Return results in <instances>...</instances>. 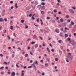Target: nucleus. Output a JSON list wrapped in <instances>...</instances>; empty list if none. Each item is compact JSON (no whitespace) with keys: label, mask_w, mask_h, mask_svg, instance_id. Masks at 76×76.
<instances>
[{"label":"nucleus","mask_w":76,"mask_h":76,"mask_svg":"<svg viewBox=\"0 0 76 76\" xmlns=\"http://www.w3.org/2000/svg\"><path fill=\"white\" fill-rule=\"evenodd\" d=\"M6 58L7 59H8V58H9V57L8 56H6Z\"/></svg>","instance_id":"60"},{"label":"nucleus","mask_w":76,"mask_h":76,"mask_svg":"<svg viewBox=\"0 0 76 76\" xmlns=\"http://www.w3.org/2000/svg\"><path fill=\"white\" fill-rule=\"evenodd\" d=\"M46 60L47 61H50V58L47 59Z\"/></svg>","instance_id":"57"},{"label":"nucleus","mask_w":76,"mask_h":76,"mask_svg":"<svg viewBox=\"0 0 76 76\" xmlns=\"http://www.w3.org/2000/svg\"><path fill=\"white\" fill-rule=\"evenodd\" d=\"M38 45L37 44H36L35 45H34V47L35 48H37V47H38Z\"/></svg>","instance_id":"14"},{"label":"nucleus","mask_w":76,"mask_h":76,"mask_svg":"<svg viewBox=\"0 0 76 76\" xmlns=\"http://www.w3.org/2000/svg\"><path fill=\"white\" fill-rule=\"evenodd\" d=\"M13 9V6H12L11 7V9Z\"/></svg>","instance_id":"62"},{"label":"nucleus","mask_w":76,"mask_h":76,"mask_svg":"<svg viewBox=\"0 0 76 76\" xmlns=\"http://www.w3.org/2000/svg\"><path fill=\"white\" fill-rule=\"evenodd\" d=\"M67 57L69 58V60L70 61H72L73 60V58L72 57V56H67Z\"/></svg>","instance_id":"2"},{"label":"nucleus","mask_w":76,"mask_h":76,"mask_svg":"<svg viewBox=\"0 0 76 76\" xmlns=\"http://www.w3.org/2000/svg\"><path fill=\"white\" fill-rule=\"evenodd\" d=\"M0 56L1 57H3V55L2 54H0Z\"/></svg>","instance_id":"58"},{"label":"nucleus","mask_w":76,"mask_h":76,"mask_svg":"<svg viewBox=\"0 0 76 76\" xmlns=\"http://www.w3.org/2000/svg\"><path fill=\"white\" fill-rule=\"evenodd\" d=\"M12 76H15V72H12L11 74Z\"/></svg>","instance_id":"6"},{"label":"nucleus","mask_w":76,"mask_h":76,"mask_svg":"<svg viewBox=\"0 0 76 76\" xmlns=\"http://www.w3.org/2000/svg\"><path fill=\"white\" fill-rule=\"evenodd\" d=\"M3 64H6V65H7V62H5L3 63Z\"/></svg>","instance_id":"30"},{"label":"nucleus","mask_w":76,"mask_h":76,"mask_svg":"<svg viewBox=\"0 0 76 76\" xmlns=\"http://www.w3.org/2000/svg\"><path fill=\"white\" fill-rule=\"evenodd\" d=\"M41 4L43 6H44V5H45V3H44V2H42Z\"/></svg>","instance_id":"16"},{"label":"nucleus","mask_w":76,"mask_h":76,"mask_svg":"<svg viewBox=\"0 0 76 76\" xmlns=\"http://www.w3.org/2000/svg\"><path fill=\"white\" fill-rule=\"evenodd\" d=\"M69 12H72V13H74V11L73 10H72L71 9H69Z\"/></svg>","instance_id":"4"},{"label":"nucleus","mask_w":76,"mask_h":76,"mask_svg":"<svg viewBox=\"0 0 76 76\" xmlns=\"http://www.w3.org/2000/svg\"><path fill=\"white\" fill-rule=\"evenodd\" d=\"M35 64L37 65H38V62H37V61H35Z\"/></svg>","instance_id":"36"},{"label":"nucleus","mask_w":76,"mask_h":76,"mask_svg":"<svg viewBox=\"0 0 76 76\" xmlns=\"http://www.w3.org/2000/svg\"><path fill=\"white\" fill-rule=\"evenodd\" d=\"M4 67L3 66H2L0 68V69H4Z\"/></svg>","instance_id":"47"},{"label":"nucleus","mask_w":76,"mask_h":76,"mask_svg":"<svg viewBox=\"0 0 76 76\" xmlns=\"http://www.w3.org/2000/svg\"><path fill=\"white\" fill-rule=\"evenodd\" d=\"M3 21V18H0V22H2Z\"/></svg>","instance_id":"34"},{"label":"nucleus","mask_w":76,"mask_h":76,"mask_svg":"<svg viewBox=\"0 0 76 76\" xmlns=\"http://www.w3.org/2000/svg\"><path fill=\"white\" fill-rule=\"evenodd\" d=\"M71 24L72 25H74V23L73 22H71Z\"/></svg>","instance_id":"31"},{"label":"nucleus","mask_w":76,"mask_h":76,"mask_svg":"<svg viewBox=\"0 0 76 76\" xmlns=\"http://www.w3.org/2000/svg\"><path fill=\"white\" fill-rule=\"evenodd\" d=\"M71 20H70V19H68L67 20V21L68 22H69H69H70Z\"/></svg>","instance_id":"27"},{"label":"nucleus","mask_w":76,"mask_h":76,"mask_svg":"<svg viewBox=\"0 0 76 76\" xmlns=\"http://www.w3.org/2000/svg\"><path fill=\"white\" fill-rule=\"evenodd\" d=\"M67 41H72V40L71 41L70 40V38H68Z\"/></svg>","instance_id":"15"},{"label":"nucleus","mask_w":76,"mask_h":76,"mask_svg":"<svg viewBox=\"0 0 76 76\" xmlns=\"http://www.w3.org/2000/svg\"><path fill=\"white\" fill-rule=\"evenodd\" d=\"M55 31L56 32H57V33H59V32H60L59 30H58V29L57 28L56 29Z\"/></svg>","instance_id":"8"},{"label":"nucleus","mask_w":76,"mask_h":76,"mask_svg":"<svg viewBox=\"0 0 76 76\" xmlns=\"http://www.w3.org/2000/svg\"><path fill=\"white\" fill-rule=\"evenodd\" d=\"M74 36H76V33H74Z\"/></svg>","instance_id":"61"},{"label":"nucleus","mask_w":76,"mask_h":76,"mask_svg":"<svg viewBox=\"0 0 76 76\" xmlns=\"http://www.w3.org/2000/svg\"><path fill=\"white\" fill-rule=\"evenodd\" d=\"M25 72V71H24V70H23L22 71V72H21V76H24V75H25V73H23V72Z\"/></svg>","instance_id":"5"},{"label":"nucleus","mask_w":76,"mask_h":76,"mask_svg":"<svg viewBox=\"0 0 76 76\" xmlns=\"http://www.w3.org/2000/svg\"><path fill=\"white\" fill-rule=\"evenodd\" d=\"M57 1L58 3H60V2H61V1H60V0H57Z\"/></svg>","instance_id":"55"},{"label":"nucleus","mask_w":76,"mask_h":76,"mask_svg":"<svg viewBox=\"0 0 76 76\" xmlns=\"http://www.w3.org/2000/svg\"><path fill=\"white\" fill-rule=\"evenodd\" d=\"M40 31L41 32H42V33H43V31H42V29L40 30Z\"/></svg>","instance_id":"45"},{"label":"nucleus","mask_w":76,"mask_h":76,"mask_svg":"<svg viewBox=\"0 0 76 76\" xmlns=\"http://www.w3.org/2000/svg\"><path fill=\"white\" fill-rule=\"evenodd\" d=\"M68 54L69 55H70V56H72V53H68Z\"/></svg>","instance_id":"35"},{"label":"nucleus","mask_w":76,"mask_h":76,"mask_svg":"<svg viewBox=\"0 0 76 76\" xmlns=\"http://www.w3.org/2000/svg\"><path fill=\"white\" fill-rule=\"evenodd\" d=\"M35 64H32L31 65L32 66H33V67L35 69V70H37V68H36V66H35Z\"/></svg>","instance_id":"3"},{"label":"nucleus","mask_w":76,"mask_h":76,"mask_svg":"<svg viewBox=\"0 0 76 76\" xmlns=\"http://www.w3.org/2000/svg\"><path fill=\"white\" fill-rule=\"evenodd\" d=\"M7 37L9 39H10V37H9V36H7Z\"/></svg>","instance_id":"43"},{"label":"nucleus","mask_w":76,"mask_h":76,"mask_svg":"<svg viewBox=\"0 0 76 76\" xmlns=\"http://www.w3.org/2000/svg\"><path fill=\"white\" fill-rule=\"evenodd\" d=\"M60 22L61 23H63V19L62 18H61L60 20Z\"/></svg>","instance_id":"13"},{"label":"nucleus","mask_w":76,"mask_h":76,"mask_svg":"<svg viewBox=\"0 0 76 76\" xmlns=\"http://www.w3.org/2000/svg\"><path fill=\"white\" fill-rule=\"evenodd\" d=\"M46 19L47 20H49V19H50V18L49 17H47L46 18Z\"/></svg>","instance_id":"23"},{"label":"nucleus","mask_w":76,"mask_h":76,"mask_svg":"<svg viewBox=\"0 0 76 76\" xmlns=\"http://www.w3.org/2000/svg\"><path fill=\"white\" fill-rule=\"evenodd\" d=\"M16 66L17 67H18V68H19V66H18V65L17 64H16Z\"/></svg>","instance_id":"41"},{"label":"nucleus","mask_w":76,"mask_h":76,"mask_svg":"<svg viewBox=\"0 0 76 76\" xmlns=\"http://www.w3.org/2000/svg\"><path fill=\"white\" fill-rule=\"evenodd\" d=\"M25 22V21L24 20H22L21 21V23H24V22Z\"/></svg>","instance_id":"19"},{"label":"nucleus","mask_w":76,"mask_h":76,"mask_svg":"<svg viewBox=\"0 0 76 76\" xmlns=\"http://www.w3.org/2000/svg\"><path fill=\"white\" fill-rule=\"evenodd\" d=\"M13 3V1H10V4H12V3Z\"/></svg>","instance_id":"54"},{"label":"nucleus","mask_w":76,"mask_h":76,"mask_svg":"<svg viewBox=\"0 0 76 76\" xmlns=\"http://www.w3.org/2000/svg\"><path fill=\"white\" fill-rule=\"evenodd\" d=\"M44 61V60L43 59H42L40 61L41 63H42V62H43Z\"/></svg>","instance_id":"53"},{"label":"nucleus","mask_w":76,"mask_h":76,"mask_svg":"<svg viewBox=\"0 0 76 76\" xmlns=\"http://www.w3.org/2000/svg\"><path fill=\"white\" fill-rule=\"evenodd\" d=\"M55 61H57L58 60V58H55Z\"/></svg>","instance_id":"46"},{"label":"nucleus","mask_w":76,"mask_h":76,"mask_svg":"<svg viewBox=\"0 0 76 76\" xmlns=\"http://www.w3.org/2000/svg\"><path fill=\"white\" fill-rule=\"evenodd\" d=\"M65 37L66 38L67 37H68V35H67V34H65Z\"/></svg>","instance_id":"21"},{"label":"nucleus","mask_w":76,"mask_h":76,"mask_svg":"<svg viewBox=\"0 0 76 76\" xmlns=\"http://www.w3.org/2000/svg\"><path fill=\"white\" fill-rule=\"evenodd\" d=\"M37 22H39V18H38L37 20Z\"/></svg>","instance_id":"51"},{"label":"nucleus","mask_w":76,"mask_h":76,"mask_svg":"<svg viewBox=\"0 0 76 76\" xmlns=\"http://www.w3.org/2000/svg\"><path fill=\"white\" fill-rule=\"evenodd\" d=\"M39 38H40V39H41V40H42V39H43L40 36H39Z\"/></svg>","instance_id":"39"},{"label":"nucleus","mask_w":76,"mask_h":76,"mask_svg":"<svg viewBox=\"0 0 76 76\" xmlns=\"http://www.w3.org/2000/svg\"><path fill=\"white\" fill-rule=\"evenodd\" d=\"M31 39L30 38H28L27 40V41H30L31 40Z\"/></svg>","instance_id":"32"},{"label":"nucleus","mask_w":76,"mask_h":76,"mask_svg":"<svg viewBox=\"0 0 76 76\" xmlns=\"http://www.w3.org/2000/svg\"><path fill=\"white\" fill-rule=\"evenodd\" d=\"M32 66H30L28 67V69H30V68H31Z\"/></svg>","instance_id":"44"},{"label":"nucleus","mask_w":76,"mask_h":76,"mask_svg":"<svg viewBox=\"0 0 76 76\" xmlns=\"http://www.w3.org/2000/svg\"><path fill=\"white\" fill-rule=\"evenodd\" d=\"M59 35L61 37H63V33L62 32L60 33Z\"/></svg>","instance_id":"7"},{"label":"nucleus","mask_w":76,"mask_h":76,"mask_svg":"<svg viewBox=\"0 0 76 76\" xmlns=\"http://www.w3.org/2000/svg\"><path fill=\"white\" fill-rule=\"evenodd\" d=\"M29 17H31L32 16V14H30L29 15Z\"/></svg>","instance_id":"40"},{"label":"nucleus","mask_w":76,"mask_h":76,"mask_svg":"<svg viewBox=\"0 0 76 76\" xmlns=\"http://www.w3.org/2000/svg\"><path fill=\"white\" fill-rule=\"evenodd\" d=\"M17 5H18V3H16L15 4V7H16V9H18V6H17Z\"/></svg>","instance_id":"11"},{"label":"nucleus","mask_w":76,"mask_h":76,"mask_svg":"<svg viewBox=\"0 0 76 76\" xmlns=\"http://www.w3.org/2000/svg\"><path fill=\"white\" fill-rule=\"evenodd\" d=\"M51 51L52 52H54V49H52L51 50Z\"/></svg>","instance_id":"37"},{"label":"nucleus","mask_w":76,"mask_h":76,"mask_svg":"<svg viewBox=\"0 0 76 76\" xmlns=\"http://www.w3.org/2000/svg\"><path fill=\"white\" fill-rule=\"evenodd\" d=\"M47 49L49 53H50V49H49V48H47Z\"/></svg>","instance_id":"12"},{"label":"nucleus","mask_w":76,"mask_h":76,"mask_svg":"<svg viewBox=\"0 0 76 76\" xmlns=\"http://www.w3.org/2000/svg\"><path fill=\"white\" fill-rule=\"evenodd\" d=\"M60 30L61 31H63V28H61L60 29Z\"/></svg>","instance_id":"42"},{"label":"nucleus","mask_w":76,"mask_h":76,"mask_svg":"<svg viewBox=\"0 0 76 76\" xmlns=\"http://www.w3.org/2000/svg\"><path fill=\"white\" fill-rule=\"evenodd\" d=\"M5 69H8V67L6 66V67H5Z\"/></svg>","instance_id":"64"},{"label":"nucleus","mask_w":76,"mask_h":76,"mask_svg":"<svg viewBox=\"0 0 76 76\" xmlns=\"http://www.w3.org/2000/svg\"><path fill=\"white\" fill-rule=\"evenodd\" d=\"M48 64H45V66H48Z\"/></svg>","instance_id":"49"},{"label":"nucleus","mask_w":76,"mask_h":76,"mask_svg":"<svg viewBox=\"0 0 76 76\" xmlns=\"http://www.w3.org/2000/svg\"><path fill=\"white\" fill-rule=\"evenodd\" d=\"M37 38V35L36 34L33 36V38Z\"/></svg>","instance_id":"18"},{"label":"nucleus","mask_w":76,"mask_h":76,"mask_svg":"<svg viewBox=\"0 0 76 76\" xmlns=\"http://www.w3.org/2000/svg\"><path fill=\"white\" fill-rule=\"evenodd\" d=\"M12 58H13L15 57V55L14 54H12Z\"/></svg>","instance_id":"28"},{"label":"nucleus","mask_w":76,"mask_h":76,"mask_svg":"<svg viewBox=\"0 0 76 76\" xmlns=\"http://www.w3.org/2000/svg\"><path fill=\"white\" fill-rule=\"evenodd\" d=\"M31 19H32V20H35V18H34V16H32L31 17Z\"/></svg>","instance_id":"22"},{"label":"nucleus","mask_w":76,"mask_h":76,"mask_svg":"<svg viewBox=\"0 0 76 76\" xmlns=\"http://www.w3.org/2000/svg\"><path fill=\"white\" fill-rule=\"evenodd\" d=\"M56 5H57V6H59L60 5V4H59V3H57L56 4Z\"/></svg>","instance_id":"59"},{"label":"nucleus","mask_w":76,"mask_h":76,"mask_svg":"<svg viewBox=\"0 0 76 76\" xmlns=\"http://www.w3.org/2000/svg\"><path fill=\"white\" fill-rule=\"evenodd\" d=\"M69 43L71 44L74 47H73V48H75L76 45V42L73 40H72L71 41H69Z\"/></svg>","instance_id":"1"},{"label":"nucleus","mask_w":76,"mask_h":76,"mask_svg":"<svg viewBox=\"0 0 76 76\" xmlns=\"http://www.w3.org/2000/svg\"><path fill=\"white\" fill-rule=\"evenodd\" d=\"M25 56L26 57H28V54H26L25 55Z\"/></svg>","instance_id":"17"},{"label":"nucleus","mask_w":76,"mask_h":76,"mask_svg":"<svg viewBox=\"0 0 76 76\" xmlns=\"http://www.w3.org/2000/svg\"><path fill=\"white\" fill-rule=\"evenodd\" d=\"M4 20L5 21V22H6L7 21V18H5L4 19Z\"/></svg>","instance_id":"50"},{"label":"nucleus","mask_w":76,"mask_h":76,"mask_svg":"<svg viewBox=\"0 0 76 76\" xmlns=\"http://www.w3.org/2000/svg\"><path fill=\"white\" fill-rule=\"evenodd\" d=\"M71 7L73 9H74V10H75V9H76V8L74 7Z\"/></svg>","instance_id":"24"},{"label":"nucleus","mask_w":76,"mask_h":76,"mask_svg":"<svg viewBox=\"0 0 76 76\" xmlns=\"http://www.w3.org/2000/svg\"><path fill=\"white\" fill-rule=\"evenodd\" d=\"M41 13L42 15H44L45 14V12L44 11H42L41 12Z\"/></svg>","instance_id":"9"},{"label":"nucleus","mask_w":76,"mask_h":76,"mask_svg":"<svg viewBox=\"0 0 76 76\" xmlns=\"http://www.w3.org/2000/svg\"><path fill=\"white\" fill-rule=\"evenodd\" d=\"M61 12H58V14L59 15H61Z\"/></svg>","instance_id":"52"},{"label":"nucleus","mask_w":76,"mask_h":76,"mask_svg":"<svg viewBox=\"0 0 76 76\" xmlns=\"http://www.w3.org/2000/svg\"><path fill=\"white\" fill-rule=\"evenodd\" d=\"M13 36H14V37H16V35H15V33H13Z\"/></svg>","instance_id":"48"},{"label":"nucleus","mask_w":76,"mask_h":76,"mask_svg":"<svg viewBox=\"0 0 76 76\" xmlns=\"http://www.w3.org/2000/svg\"><path fill=\"white\" fill-rule=\"evenodd\" d=\"M42 76H44V75H45V73H42Z\"/></svg>","instance_id":"56"},{"label":"nucleus","mask_w":76,"mask_h":76,"mask_svg":"<svg viewBox=\"0 0 76 76\" xmlns=\"http://www.w3.org/2000/svg\"><path fill=\"white\" fill-rule=\"evenodd\" d=\"M31 49H34V46H32L31 47Z\"/></svg>","instance_id":"63"},{"label":"nucleus","mask_w":76,"mask_h":76,"mask_svg":"<svg viewBox=\"0 0 76 76\" xmlns=\"http://www.w3.org/2000/svg\"><path fill=\"white\" fill-rule=\"evenodd\" d=\"M65 30H69V29L67 28L66 27L65 28Z\"/></svg>","instance_id":"38"},{"label":"nucleus","mask_w":76,"mask_h":76,"mask_svg":"<svg viewBox=\"0 0 76 76\" xmlns=\"http://www.w3.org/2000/svg\"><path fill=\"white\" fill-rule=\"evenodd\" d=\"M65 17L66 19H68L69 18V15H66Z\"/></svg>","instance_id":"10"},{"label":"nucleus","mask_w":76,"mask_h":76,"mask_svg":"<svg viewBox=\"0 0 76 76\" xmlns=\"http://www.w3.org/2000/svg\"><path fill=\"white\" fill-rule=\"evenodd\" d=\"M10 29H11V30L13 29V26H10Z\"/></svg>","instance_id":"26"},{"label":"nucleus","mask_w":76,"mask_h":76,"mask_svg":"<svg viewBox=\"0 0 76 76\" xmlns=\"http://www.w3.org/2000/svg\"><path fill=\"white\" fill-rule=\"evenodd\" d=\"M53 12H54V13H56V12H57V10L55 9L54 10Z\"/></svg>","instance_id":"20"},{"label":"nucleus","mask_w":76,"mask_h":76,"mask_svg":"<svg viewBox=\"0 0 76 76\" xmlns=\"http://www.w3.org/2000/svg\"><path fill=\"white\" fill-rule=\"evenodd\" d=\"M20 42V41H17L16 42H15V44H18V43Z\"/></svg>","instance_id":"29"},{"label":"nucleus","mask_w":76,"mask_h":76,"mask_svg":"<svg viewBox=\"0 0 76 76\" xmlns=\"http://www.w3.org/2000/svg\"><path fill=\"white\" fill-rule=\"evenodd\" d=\"M58 42L60 44H61V40H59Z\"/></svg>","instance_id":"25"},{"label":"nucleus","mask_w":76,"mask_h":76,"mask_svg":"<svg viewBox=\"0 0 76 76\" xmlns=\"http://www.w3.org/2000/svg\"><path fill=\"white\" fill-rule=\"evenodd\" d=\"M35 42H31V44H35Z\"/></svg>","instance_id":"33"}]
</instances>
